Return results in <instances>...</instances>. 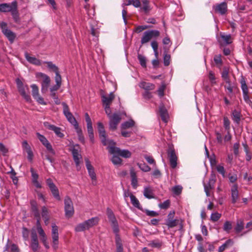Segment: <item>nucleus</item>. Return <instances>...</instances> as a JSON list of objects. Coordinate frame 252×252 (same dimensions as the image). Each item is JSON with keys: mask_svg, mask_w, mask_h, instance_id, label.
Masks as SVG:
<instances>
[{"mask_svg": "<svg viewBox=\"0 0 252 252\" xmlns=\"http://www.w3.org/2000/svg\"><path fill=\"white\" fill-rule=\"evenodd\" d=\"M0 12H10L15 22L17 23L20 21L19 14L18 10V2L15 0L11 3L0 4Z\"/></svg>", "mask_w": 252, "mask_h": 252, "instance_id": "obj_1", "label": "nucleus"}, {"mask_svg": "<svg viewBox=\"0 0 252 252\" xmlns=\"http://www.w3.org/2000/svg\"><path fill=\"white\" fill-rule=\"evenodd\" d=\"M108 143L107 149L111 154L118 155L125 158L131 157V154L128 150H121L119 148L115 147L116 143L113 140H109Z\"/></svg>", "mask_w": 252, "mask_h": 252, "instance_id": "obj_2", "label": "nucleus"}, {"mask_svg": "<svg viewBox=\"0 0 252 252\" xmlns=\"http://www.w3.org/2000/svg\"><path fill=\"white\" fill-rule=\"evenodd\" d=\"M16 83L17 87L21 95L27 101H30L31 100L30 95L26 93V90H28V87L27 85L24 86L22 81L19 79L17 78L16 79Z\"/></svg>", "mask_w": 252, "mask_h": 252, "instance_id": "obj_3", "label": "nucleus"}, {"mask_svg": "<svg viewBox=\"0 0 252 252\" xmlns=\"http://www.w3.org/2000/svg\"><path fill=\"white\" fill-rule=\"evenodd\" d=\"M62 105L63 106V113L65 116L67 120L73 125L74 128L79 126L76 120L74 117L73 116L72 113L70 112L68 106L65 103L63 102Z\"/></svg>", "mask_w": 252, "mask_h": 252, "instance_id": "obj_4", "label": "nucleus"}, {"mask_svg": "<svg viewBox=\"0 0 252 252\" xmlns=\"http://www.w3.org/2000/svg\"><path fill=\"white\" fill-rule=\"evenodd\" d=\"M64 202L65 217L70 218L72 217L74 213L73 203L68 196L65 197Z\"/></svg>", "mask_w": 252, "mask_h": 252, "instance_id": "obj_5", "label": "nucleus"}, {"mask_svg": "<svg viewBox=\"0 0 252 252\" xmlns=\"http://www.w3.org/2000/svg\"><path fill=\"white\" fill-rule=\"evenodd\" d=\"M167 156L171 167L174 169L177 165L178 158L175 151L172 148H169L167 151Z\"/></svg>", "mask_w": 252, "mask_h": 252, "instance_id": "obj_6", "label": "nucleus"}, {"mask_svg": "<svg viewBox=\"0 0 252 252\" xmlns=\"http://www.w3.org/2000/svg\"><path fill=\"white\" fill-rule=\"evenodd\" d=\"M109 118V128L111 130H115L117 127L118 125L121 120V117L119 114L114 113Z\"/></svg>", "mask_w": 252, "mask_h": 252, "instance_id": "obj_7", "label": "nucleus"}, {"mask_svg": "<svg viewBox=\"0 0 252 252\" xmlns=\"http://www.w3.org/2000/svg\"><path fill=\"white\" fill-rule=\"evenodd\" d=\"M216 181V176L212 175L207 183H204V191L207 196H210L211 191L214 188Z\"/></svg>", "mask_w": 252, "mask_h": 252, "instance_id": "obj_8", "label": "nucleus"}, {"mask_svg": "<svg viewBox=\"0 0 252 252\" xmlns=\"http://www.w3.org/2000/svg\"><path fill=\"white\" fill-rule=\"evenodd\" d=\"M46 183L54 197L58 200H60L61 197L59 194V190L52 180L50 178H48L46 180Z\"/></svg>", "mask_w": 252, "mask_h": 252, "instance_id": "obj_9", "label": "nucleus"}, {"mask_svg": "<svg viewBox=\"0 0 252 252\" xmlns=\"http://www.w3.org/2000/svg\"><path fill=\"white\" fill-rule=\"evenodd\" d=\"M240 83L241 84V88L243 92L244 99L246 103H249L250 102H251V100L250 99V97L249 95V89L246 84L245 78L243 76H242L240 81Z\"/></svg>", "mask_w": 252, "mask_h": 252, "instance_id": "obj_10", "label": "nucleus"}, {"mask_svg": "<svg viewBox=\"0 0 252 252\" xmlns=\"http://www.w3.org/2000/svg\"><path fill=\"white\" fill-rule=\"evenodd\" d=\"M36 76L37 77H40L43 79V81L41 84V91L43 93H45L47 91L50 83V78L47 75L41 72L38 73Z\"/></svg>", "mask_w": 252, "mask_h": 252, "instance_id": "obj_11", "label": "nucleus"}, {"mask_svg": "<svg viewBox=\"0 0 252 252\" xmlns=\"http://www.w3.org/2000/svg\"><path fill=\"white\" fill-rule=\"evenodd\" d=\"M97 127L99 135L101 139V142L103 145L106 146L108 145L109 146L108 141L110 140L106 139V134L102 123L98 122L97 123Z\"/></svg>", "mask_w": 252, "mask_h": 252, "instance_id": "obj_12", "label": "nucleus"}, {"mask_svg": "<svg viewBox=\"0 0 252 252\" xmlns=\"http://www.w3.org/2000/svg\"><path fill=\"white\" fill-rule=\"evenodd\" d=\"M213 9L215 12L220 15H224L227 11V5L226 2H222L220 3L216 4L213 6Z\"/></svg>", "mask_w": 252, "mask_h": 252, "instance_id": "obj_13", "label": "nucleus"}, {"mask_svg": "<svg viewBox=\"0 0 252 252\" xmlns=\"http://www.w3.org/2000/svg\"><path fill=\"white\" fill-rule=\"evenodd\" d=\"M52 237L53 239V247L54 249L58 248V239H59V233L58 227L55 224L52 225Z\"/></svg>", "mask_w": 252, "mask_h": 252, "instance_id": "obj_14", "label": "nucleus"}, {"mask_svg": "<svg viewBox=\"0 0 252 252\" xmlns=\"http://www.w3.org/2000/svg\"><path fill=\"white\" fill-rule=\"evenodd\" d=\"M31 248L33 252H36L39 248V243L37 235L34 230L32 229L31 233Z\"/></svg>", "mask_w": 252, "mask_h": 252, "instance_id": "obj_15", "label": "nucleus"}, {"mask_svg": "<svg viewBox=\"0 0 252 252\" xmlns=\"http://www.w3.org/2000/svg\"><path fill=\"white\" fill-rule=\"evenodd\" d=\"M32 89V95L33 97L40 104L46 105V103L44 102L43 98L39 95L38 88L35 84L31 85Z\"/></svg>", "mask_w": 252, "mask_h": 252, "instance_id": "obj_16", "label": "nucleus"}, {"mask_svg": "<svg viewBox=\"0 0 252 252\" xmlns=\"http://www.w3.org/2000/svg\"><path fill=\"white\" fill-rule=\"evenodd\" d=\"M218 41L221 46L226 45L232 42L233 38L230 34H225L224 33L221 32Z\"/></svg>", "mask_w": 252, "mask_h": 252, "instance_id": "obj_17", "label": "nucleus"}, {"mask_svg": "<svg viewBox=\"0 0 252 252\" xmlns=\"http://www.w3.org/2000/svg\"><path fill=\"white\" fill-rule=\"evenodd\" d=\"M44 126L47 129L53 131L59 137H63L64 134L61 132V128L54 125L50 124L49 122H44Z\"/></svg>", "mask_w": 252, "mask_h": 252, "instance_id": "obj_18", "label": "nucleus"}, {"mask_svg": "<svg viewBox=\"0 0 252 252\" xmlns=\"http://www.w3.org/2000/svg\"><path fill=\"white\" fill-rule=\"evenodd\" d=\"M101 98L103 105H110L115 98V95L113 92H111L108 96L102 95Z\"/></svg>", "mask_w": 252, "mask_h": 252, "instance_id": "obj_19", "label": "nucleus"}, {"mask_svg": "<svg viewBox=\"0 0 252 252\" xmlns=\"http://www.w3.org/2000/svg\"><path fill=\"white\" fill-rule=\"evenodd\" d=\"M85 161L86 167L90 177L92 180H96V175L93 166L91 165L90 161L88 158L85 159Z\"/></svg>", "mask_w": 252, "mask_h": 252, "instance_id": "obj_20", "label": "nucleus"}, {"mask_svg": "<svg viewBox=\"0 0 252 252\" xmlns=\"http://www.w3.org/2000/svg\"><path fill=\"white\" fill-rule=\"evenodd\" d=\"M238 186L236 184L234 185L231 189L232 203H235L238 199V191L237 189Z\"/></svg>", "mask_w": 252, "mask_h": 252, "instance_id": "obj_21", "label": "nucleus"}, {"mask_svg": "<svg viewBox=\"0 0 252 252\" xmlns=\"http://www.w3.org/2000/svg\"><path fill=\"white\" fill-rule=\"evenodd\" d=\"M130 174L131 177V185L134 189H136L138 186L137 178L136 173L133 168L130 170Z\"/></svg>", "mask_w": 252, "mask_h": 252, "instance_id": "obj_22", "label": "nucleus"}, {"mask_svg": "<svg viewBox=\"0 0 252 252\" xmlns=\"http://www.w3.org/2000/svg\"><path fill=\"white\" fill-rule=\"evenodd\" d=\"M99 221V219L97 217H93L90 219L85 220V222L87 225L88 230L93 226L96 225Z\"/></svg>", "mask_w": 252, "mask_h": 252, "instance_id": "obj_23", "label": "nucleus"}, {"mask_svg": "<svg viewBox=\"0 0 252 252\" xmlns=\"http://www.w3.org/2000/svg\"><path fill=\"white\" fill-rule=\"evenodd\" d=\"M25 57L26 60L31 63L36 65H41V61L39 60L34 57H31L28 53L26 52L25 53Z\"/></svg>", "mask_w": 252, "mask_h": 252, "instance_id": "obj_24", "label": "nucleus"}, {"mask_svg": "<svg viewBox=\"0 0 252 252\" xmlns=\"http://www.w3.org/2000/svg\"><path fill=\"white\" fill-rule=\"evenodd\" d=\"M159 113L162 120L165 123H166L167 122L168 115L167 110L163 105L160 106Z\"/></svg>", "mask_w": 252, "mask_h": 252, "instance_id": "obj_25", "label": "nucleus"}, {"mask_svg": "<svg viewBox=\"0 0 252 252\" xmlns=\"http://www.w3.org/2000/svg\"><path fill=\"white\" fill-rule=\"evenodd\" d=\"M72 154L76 165L78 167L80 164L79 159L81 158V156L79 154L78 150L74 148L72 150Z\"/></svg>", "mask_w": 252, "mask_h": 252, "instance_id": "obj_26", "label": "nucleus"}, {"mask_svg": "<svg viewBox=\"0 0 252 252\" xmlns=\"http://www.w3.org/2000/svg\"><path fill=\"white\" fill-rule=\"evenodd\" d=\"M139 87L145 91H151L155 89V85L154 84L146 82H141L139 85Z\"/></svg>", "mask_w": 252, "mask_h": 252, "instance_id": "obj_27", "label": "nucleus"}, {"mask_svg": "<svg viewBox=\"0 0 252 252\" xmlns=\"http://www.w3.org/2000/svg\"><path fill=\"white\" fill-rule=\"evenodd\" d=\"M41 215L44 219L45 224L46 225H48L49 220V211L45 206H43L42 208Z\"/></svg>", "mask_w": 252, "mask_h": 252, "instance_id": "obj_28", "label": "nucleus"}, {"mask_svg": "<svg viewBox=\"0 0 252 252\" xmlns=\"http://www.w3.org/2000/svg\"><path fill=\"white\" fill-rule=\"evenodd\" d=\"M3 33L8 39L9 41L12 43L16 37L15 33L10 30H5Z\"/></svg>", "mask_w": 252, "mask_h": 252, "instance_id": "obj_29", "label": "nucleus"}, {"mask_svg": "<svg viewBox=\"0 0 252 252\" xmlns=\"http://www.w3.org/2000/svg\"><path fill=\"white\" fill-rule=\"evenodd\" d=\"M143 194L145 197L148 199L155 198L153 190L150 187H146L144 188Z\"/></svg>", "mask_w": 252, "mask_h": 252, "instance_id": "obj_30", "label": "nucleus"}, {"mask_svg": "<svg viewBox=\"0 0 252 252\" xmlns=\"http://www.w3.org/2000/svg\"><path fill=\"white\" fill-rule=\"evenodd\" d=\"M233 241L231 239L227 240L224 244L220 246L218 249L219 252H223L226 248L233 245Z\"/></svg>", "mask_w": 252, "mask_h": 252, "instance_id": "obj_31", "label": "nucleus"}, {"mask_svg": "<svg viewBox=\"0 0 252 252\" xmlns=\"http://www.w3.org/2000/svg\"><path fill=\"white\" fill-rule=\"evenodd\" d=\"M241 114L240 111L235 110L232 114V120L237 124H239L240 121Z\"/></svg>", "mask_w": 252, "mask_h": 252, "instance_id": "obj_32", "label": "nucleus"}, {"mask_svg": "<svg viewBox=\"0 0 252 252\" xmlns=\"http://www.w3.org/2000/svg\"><path fill=\"white\" fill-rule=\"evenodd\" d=\"M106 214L109 221L111 223L115 222L117 221L113 212L109 208H107Z\"/></svg>", "mask_w": 252, "mask_h": 252, "instance_id": "obj_33", "label": "nucleus"}, {"mask_svg": "<svg viewBox=\"0 0 252 252\" xmlns=\"http://www.w3.org/2000/svg\"><path fill=\"white\" fill-rule=\"evenodd\" d=\"M244 228V223L242 220H238L236 225L234 228L235 231L237 233H239L242 231Z\"/></svg>", "mask_w": 252, "mask_h": 252, "instance_id": "obj_34", "label": "nucleus"}, {"mask_svg": "<svg viewBox=\"0 0 252 252\" xmlns=\"http://www.w3.org/2000/svg\"><path fill=\"white\" fill-rule=\"evenodd\" d=\"M76 232H82L88 230L85 221L78 224L74 228Z\"/></svg>", "mask_w": 252, "mask_h": 252, "instance_id": "obj_35", "label": "nucleus"}, {"mask_svg": "<svg viewBox=\"0 0 252 252\" xmlns=\"http://www.w3.org/2000/svg\"><path fill=\"white\" fill-rule=\"evenodd\" d=\"M142 6L141 9L145 12L148 13L151 10L150 1L148 0H142Z\"/></svg>", "mask_w": 252, "mask_h": 252, "instance_id": "obj_36", "label": "nucleus"}, {"mask_svg": "<svg viewBox=\"0 0 252 252\" xmlns=\"http://www.w3.org/2000/svg\"><path fill=\"white\" fill-rule=\"evenodd\" d=\"M129 197L130 198L131 202L132 205L136 208L138 209H140V204L138 201V200L136 198V197L133 195L132 193H130L129 195Z\"/></svg>", "mask_w": 252, "mask_h": 252, "instance_id": "obj_37", "label": "nucleus"}, {"mask_svg": "<svg viewBox=\"0 0 252 252\" xmlns=\"http://www.w3.org/2000/svg\"><path fill=\"white\" fill-rule=\"evenodd\" d=\"M179 220L177 219L166 220L165 224L169 228L174 227L178 225Z\"/></svg>", "mask_w": 252, "mask_h": 252, "instance_id": "obj_38", "label": "nucleus"}, {"mask_svg": "<svg viewBox=\"0 0 252 252\" xmlns=\"http://www.w3.org/2000/svg\"><path fill=\"white\" fill-rule=\"evenodd\" d=\"M116 245L117 247V252H123V247L120 236H117Z\"/></svg>", "mask_w": 252, "mask_h": 252, "instance_id": "obj_39", "label": "nucleus"}, {"mask_svg": "<svg viewBox=\"0 0 252 252\" xmlns=\"http://www.w3.org/2000/svg\"><path fill=\"white\" fill-rule=\"evenodd\" d=\"M151 39V36H150L148 31H146L144 32L143 35L141 38V43L142 44H145Z\"/></svg>", "mask_w": 252, "mask_h": 252, "instance_id": "obj_40", "label": "nucleus"}, {"mask_svg": "<svg viewBox=\"0 0 252 252\" xmlns=\"http://www.w3.org/2000/svg\"><path fill=\"white\" fill-rule=\"evenodd\" d=\"M31 206L32 211L33 214L34 216L35 217H38L40 216V214L39 213L36 203L34 202H31Z\"/></svg>", "mask_w": 252, "mask_h": 252, "instance_id": "obj_41", "label": "nucleus"}, {"mask_svg": "<svg viewBox=\"0 0 252 252\" xmlns=\"http://www.w3.org/2000/svg\"><path fill=\"white\" fill-rule=\"evenodd\" d=\"M134 122L133 120H129L128 121L125 122L123 123L121 126L122 129H126L132 127L134 125Z\"/></svg>", "mask_w": 252, "mask_h": 252, "instance_id": "obj_42", "label": "nucleus"}, {"mask_svg": "<svg viewBox=\"0 0 252 252\" xmlns=\"http://www.w3.org/2000/svg\"><path fill=\"white\" fill-rule=\"evenodd\" d=\"M9 245L7 244L6 245V249H5V251H6L9 252H20L18 246L15 244H12L11 245L10 248V250H9Z\"/></svg>", "mask_w": 252, "mask_h": 252, "instance_id": "obj_43", "label": "nucleus"}, {"mask_svg": "<svg viewBox=\"0 0 252 252\" xmlns=\"http://www.w3.org/2000/svg\"><path fill=\"white\" fill-rule=\"evenodd\" d=\"M45 63L47 64L48 68L54 71L55 73L59 71L58 67L55 64H53L51 62H45Z\"/></svg>", "mask_w": 252, "mask_h": 252, "instance_id": "obj_44", "label": "nucleus"}, {"mask_svg": "<svg viewBox=\"0 0 252 252\" xmlns=\"http://www.w3.org/2000/svg\"><path fill=\"white\" fill-rule=\"evenodd\" d=\"M76 131L77 133L79 140L82 142L83 143H85V138L83 135V132L81 128H80L79 126L76 127L75 128Z\"/></svg>", "mask_w": 252, "mask_h": 252, "instance_id": "obj_45", "label": "nucleus"}, {"mask_svg": "<svg viewBox=\"0 0 252 252\" xmlns=\"http://www.w3.org/2000/svg\"><path fill=\"white\" fill-rule=\"evenodd\" d=\"M111 225L113 228V232L115 233L116 235L115 240H117V236H120L118 234L119 232V228L117 221L115 222L111 223Z\"/></svg>", "mask_w": 252, "mask_h": 252, "instance_id": "obj_46", "label": "nucleus"}, {"mask_svg": "<svg viewBox=\"0 0 252 252\" xmlns=\"http://www.w3.org/2000/svg\"><path fill=\"white\" fill-rule=\"evenodd\" d=\"M138 59L140 62L141 65L144 67H146V59L144 56L138 54L137 56Z\"/></svg>", "mask_w": 252, "mask_h": 252, "instance_id": "obj_47", "label": "nucleus"}, {"mask_svg": "<svg viewBox=\"0 0 252 252\" xmlns=\"http://www.w3.org/2000/svg\"><path fill=\"white\" fill-rule=\"evenodd\" d=\"M37 230L40 237L41 241H45V240H47V236L42 228L39 227V229H37Z\"/></svg>", "mask_w": 252, "mask_h": 252, "instance_id": "obj_48", "label": "nucleus"}, {"mask_svg": "<svg viewBox=\"0 0 252 252\" xmlns=\"http://www.w3.org/2000/svg\"><path fill=\"white\" fill-rule=\"evenodd\" d=\"M37 230L40 237L41 241H45V240H47V236L42 228L39 227V229H37Z\"/></svg>", "mask_w": 252, "mask_h": 252, "instance_id": "obj_49", "label": "nucleus"}, {"mask_svg": "<svg viewBox=\"0 0 252 252\" xmlns=\"http://www.w3.org/2000/svg\"><path fill=\"white\" fill-rule=\"evenodd\" d=\"M232 225L231 222L229 221H226L224 224L223 229V230L226 231L227 233H229L230 232V230L232 229Z\"/></svg>", "mask_w": 252, "mask_h": 252, "instance_id": "obj_50", "label": "nucleus"}, {"mask_svg": "<svg viewBox=\"0 0 252 252\" xmlns=\"http://www.w3.org/2000/svg\"><path fill=\"white\" fill-rule=\"evenodd\" d=\"M139 168L144 172H149L151 170V168L146 163H138Z\"/></svg>", "mask_w": 252, "mask_h": 252, "instance_id": "obj_51", "label": "nucleus"}, {"mask_svg": "<svg viewBox=\"0 0 252 252\" xmlns=\"http://www.w3.org/2000/svg\"><path fill=\"white\" fill-rule=\"evenodd\" d=\"M221 77L226 83H229L230 79L228 77V71L227 69H223L221 73Z\"/></svg>", "mask_w": 252, "mask_h": 252, "instance_id": "obj_52", "label": "nucleus"}, {"mask_svg": "<svg viewBox=\"0 0 252 252\" xmlns=\"http://www.w3.org/2000/svg\"><path fill=\"white\" fill-rule=\"evenodd\" d=\"M148 32L150 36H151V39L152 38H157L160 35V32L158 30H150L148 31Z\"/></svg>", "mask_w": 252, "mask_h": 252, "instance_id": "obj_53", "label": "nucleus"}, {"mask_svg": "<svg viewBox=\"0 0 252 252\" xmlns=\"http://www.w3.org/2000/svg\"><path fill=\"white\" fill-rule=\"evenodd\" d=\"M183 188L181 186H176L173 187L172 190L176 195L180 194Z\"/></svg>", "mask_w": 252, "mask_h": 252, "instance_id": "obj_54", "label": "nucleus"}, {"mask_svg": "<svg viewBox=\"0 0 252 252\" xmlns=\"http://www.w3.org/2000/svg\"><path fill=\"white\" fill-rule=\"evenodd\" d=\"M111 161L113 164L115 165L121 164L122 163V159L117 156L114 155L111 159Z\"/></svg>", "mask_w": 252, "mask_h": 252, "instance_id": "obj_55", "label": "nucleus"}, {"mask_svg": "<svg viewBox=\"0 0 252 252\" xmlns=\"http://www.w3.org/2000/svg\"><path fill=\"white\" fill-rule=\"evenodd\" d=\"M214 60L215 63L219 65L220 66L222 64V60L221 58V55H218L215 56L214 58Z\"/></svg>", "mask_w": 252, "mask_h": 252, "instance_id": "obj_56", "label": "nucleus"}, {"mask_svg": "<svg viewBox=\"0 0 252 252\" xmlns=\"http://www.w3.org/2000/svg\"><path fill=\"white\" fill-rule=\"evenodd\" d=\"M223 125L226 130H230V121L227 117H224L223 118Z\"/></svg>", "mask_w": 252, "mask_h": 252, "instance_id": "obj_57", "label": "nucleus"}, {"mask_svg": "<svg viewBox=\"0 0 252 252\" xmlns=\"http://www.w3.org/2000/svg\"><path fill=\"white\" fill-rule=\"evenodd\" d=\"M170 206V201L169 200H167L164 201L163 203H160L159 204V207L161 209H166Z\"/></svg>", "mask_w": 252, "mask_h": 252, "instance_id": "obj_58", "label": "nucleus"}, {"mask_svg": "<svg viewBox=\"0 0 252 252\" xmlns=\"http://www.w3.org/2000/svg\"><path fill=\"white\" fill-rule=\"evenodd\" d=\"M56 76L55 78V82L56 84L62 85V77L60 74L59 71L55 73Z\"/></svg>", "mask_w": 252, "mask_h": 252, "instance_id": "obj_59", "label": "nucleus"}, {"mask_svg": "<svg viewBox=\"0 0 252 252\" xmlns=\"http://www.w3.org/2000/svg\"><path fill=\"white\" fill-rule=\"evenodd\" d=\"M221 217V214L218 213H213L211 216V220L213 221H217Z\"/></svg>", "mask_w": 252, "mask_h": 252, "instance_id": "obj_60", "label": "nucleus"}, {"mask_svg": "<svg viewBox=\"0 0 252 252\" xmlns=\"http://www.w3.org/2000/svg\"><path fill=\"white\" fill-rule=\"evenodd\" d=\"M44 146L47 148V150L49 151L52 155H55V152L52 148V146L51 144L48 142L45 143Z\"/></svg>", "mask_w": 252, "mask_h": 252, "instance_id": "obj_61", "label": "nucleus"}, {"mask_svg": "<svg viewBox=\"0 0 252 252\" xmlns=\"http://www.w3.org/2000/svg\"><path fill=\"white\" fill-rule=\"evenodd\" d=\"M164 64L165 66H168L170 64V55L167 54H165L164 55Z\"/></svg>", "mask_w": 252, "mask_h": 252, "instance_id": "obj_62", "label": "nucleus"}, {"mask_svg": "<svg viewBox=\"0 0 252 252\" xmlns=\"http://www.w3.org/2000/svg\"><path fill=\"white\" fill-rule=\"evenodd\" d=\"M36 134L39 140L41 141V142L42 143L43 145L47 142H48V141L47 140L45 137L43 135L40 134L39 133H37Z\"/></svg>", "mask_w": 252, "mask_h": 252, "instance_id": "obj_63", "label": "nucleus"}, {"mask_svg": "<svg viewBox=\"0 0 252 252\" xmlns=\"http://www.w3.org/2000/svg\"><path fill=\"white\" fill-rule=\"evenodd\" d=\"M228 178L230 182L233 183H235L237 180V175L236 174L228 175Z\"/></svg>", "mask_w": 252, "mask_h": 252, "instance_id": "obj_64", "label": "nucleus"}]
</instances>
